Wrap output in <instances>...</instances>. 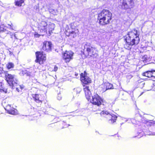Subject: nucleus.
<instances>
[{
    "mask_svg": "<svg viewBox=\"0 0 155 155\" xmlns=\"http://www.w3.org/2000/svg\"><path fill=\"white\" fill-rule=\"evenodd\" d=\"M140 34L136 29H134L128 32L126 35L124 37L125 43L124 48L127 50H130L133 46L137 45L140 41Z\"/></svg>",
    "mask_w": 155,
    "mask_h": 155,
    "instance_id": "nucleus-1",
    "label": "nucleus"
},
{
    "mask_svg": "<svg viewBox=\"0 0 155 155\" xmlns=\"http://www.w3.org/2000/svg\"><path fill=\"white\" fill-rule=\"evenodd\" d=\"M80 81L83 87V89L85 97L89 101L91 99V93L88 85L92 83L91 79L87 76V74L85 71L84 73H81L80 74Z\"/></svg>",
    "mask_w": 155,
    "mask_h": 155,
    "instance_id": "nucleus-2",
    "label": "nucleus"
},
{
    "mask_svg": "<svg viewBox=\"0 0 155 155\" xmlns=\"http://www.w3.org/2000/svg\"><path fill=\"white\" fill-rule=\"evenodd\" d=\"M112 18V14L108 10L103 9L97 14V20L100 25L102 26L110 24Z\"/></svg>",
    "mask_w": 155,
    "mask_h": 155,
    "instance_id": "nucleus-3",
    "label": "nucleus"
},
{
    "mask_svg": "<svg viewBox=\"0 0 155 155\" xmlns=\"http://www.w3.org/2000/svg\"><path fill=\"white\" fill-rule=\"evenodd\" d=\"M96 48L93 46L91 43L86 42L84 46V48L81 52V55L83 58L87 57L94 58L98 56Z\"/></svg>",
    "mask_w": 155,
    "mask_h": 155,
    "instance_id": "nucleus-4",
    "label": "nucleus"
},
{
    "mask_svg": "<svg viewBox=\"0 0 155 155\" xmlns=\"http://www.w3.org/2000/svg\"><path fill=\"white\" fill-rule=\"evenodd\" d=\"M74 22L70 24V27H66L64 34L66 37H68L71 39L74 38L79 35V31L78 29L74 25Z\"/></svg>",
    "mask_w": 155,
    "mask_h": 155,
    "instance_id": "nucleus-5",
    "label": "nucleus"
},
{
    "mask_svg": "<svg viewBox=\"0 0 155 155\" xmlns=\"http://www.w3.org/2000/svg\"><path fill=\"white\" fill-rule=\"evenodd\" d=\"M36 59L35 62L39 65L44 64L46 62L47 55L43 51H37L35 52Z\"/></svg>",
    "mask_w": 155,
    "mask_h": 155,
    "instance_id": "nucleus-6",
    "label": "nucleus"
},
{
    "mask_svg": "<svg viewBox=\"0 0 155 155\" xmlns=\"http://www.w3.org/2000/svg\"><path fill=\"white\" fill-rule=\"evenodd\" d=\"M92 98L90 102L93 105L99 107L102 104L104 105V100L97 93H94L93 95L92 96Z\"/></svg>",
    "mask_w": 155,
    "mask_h": 155,
    "instance_id": "nucleus-7",
    "label": "nucleus"
},
{
    "mask_svg": "<svg viewBox=\"0 0 155 155\" xmlns=\"http://www.w3.org/2000/svg\"><path fill=\"white\" fill-rule=\"evenodd\" d=\"M134 6V0H122L121 4L119 5L120 8L122 10L131 9Z\"/></svg>",
    "mask_w": 155,
    "mask_h": 155,
    "instance_id": "nucleus-8",
    "label": "nucleus"
},
{
    "mask_svg": "<svg viewBox=\"0 0 155 155\" xmlns=\"http://www.w3.org/2000/svg\"><path fill=\"white\" fill-rule=\"evenodd\" d=\"M5 80L10 86H13L15 84L17 83L16 76L14 74H9L7 71H5Z\"/></svg>",
    "mask_w": 155,
    "mask_h": 155,
    "instance_id": "nucleus-9",
    "label": "nucleus"
},
{
    "mask_svg": "<svg viewBox=\"0 0 155 155\" xmlns=\"http://www.w3.org/2000/svg\"><path fill=\"white\" fill-rule=\"evenodd\" d=\"M74 52L71 51L66 50L62 54V58L66 63H69L73 59Z\"/></svg>",
    "mask_w": 155,
    "mask_h": 155,
    "instance_id": "nucleus-10",
    "label": "nucleus"
},
{
    "mask_svg": "<svg viewBox=\"0 0 155 155\" xmlns=\"http://www.w3.org/2000/svg\"><path fill=\"white\" fill-rule=\"evenodd\" d=\"M31 96L34 101L38 104V105H36L37 107H41L42 102L44 101L45 97H42L41 95L36 94H32Z\"/></svg>",
    "mask_w": 155,
    "mask_h": 155,
    "instance_id": "nucleus-11",
    "label": "nucleus"
},
{
    "mask_svg": "<svg viewBox=\"0 0 155 155\" xmlns=\"http://www.w3.org/2000/svg\"><path fill=\"white\" fill-rule=\"evenodd\" d=\"M8 26H7L4 24H2L0 25V33L7 32V34H10L11 32L7 30L8 28H9L10 30H13V25L12 23L8 24Z\"/></svg>",
    "mask_w": 155,
    "mask_h": 155,
    "instance_id": "nucleus-12",
    "label": "nucleus"
},
{
    "mask_svg": "<svg viewBox=\"0 0 155 155\" xmlns=\"http://www.w3.org/2000/svg\"><path fill=\"white\" fill-rule=\"evenodd\" d=\"M48 24L45 21H41L38 24V28L40 33H45L47 32V27Z\"/></svg>",
    "mask_w": 155,
    "mask_h": 155,
    "instance_id": "nucleus-13",
    "label": "nucleus"
},
{
    "mask_svg": "<svg viewBox=\"0 0 155 155\" xmlns=\"http://www.w3.org/2000/svg\"><path fill=\"white\" fill-rule=\"evenodd\" d=\"M51 46L52 44L51 42L45 41L43 43V45L41 49L48 52L51 51Z\"/></svg>",
    "mask_w": 155,
    "mask_h": 155,
    "instance_id": "nucleus-14",
    "label": "nucleus"
},
{
    "mask_svg": "<svg viewBox=\"0 0 155 155\" xmlns=\"http://www.w3.org/2000/svg\"><path fill=\"white\" fill-rule=\"evenodd\" d=\"M5 109L7 113L9 114L15 115L18 114L17 110L12 107L11 105L8 104L7 105Z\"/></svg>",
    "mask_w": 155,
    "mask_h": 155,
    "instance_id": "nucleus-15",
    "label": "nucleus"
},
{
    "mask_svg": "<svg viewBox=\"0 0 155 155\" xmlns=\"http://www.w3.org/2000/svg\"><path fill=\"white\" fill-rule=\"evenodd\" d=\"M101 88L103 92H105L108 90L114 88L113 84L107 82L103 83L101 85Z\"/></svg>",
    "mask_w": 155,
    "mask_h": 155,
    "instance_id": "nucleus-16",
    "label": "nucleus"
},
{
    "mask_svg": "<svg viewBox=\"0 0 155 155\" xmlns=\"http://www.w3.org/2000/svg\"><path fill=\"white\" fill-rule=\"evenodd\" d=\"M142 75L148 78H155V70L148 71L142 73Z\"/></svg>",
    "mask_w": 155,
    "mask_h": 155,
    "instance_id": "nucleus-17",
    "label": "nucleus"
},
{
    "mask_svg": "<svg viewBox=\"0 0 155 155\" xmlns=\"http://www.w3.org/2000/svg\"><path fill=\"white\" fill-rule=\"evenodd\" d=\"M110 116H109L108 120H110L111 123L113 124L116 121L117 118V116L114 114H110Z\"/></svg>",
    "mask_w": 155,
    "mask_h": 155,
    "instance_id": "nucleus-18",
    "label": "nucleus"
},
{
    "mask_svg": "<svg viewBox=\"0 0 155 155\" xmlns=\"http://www.w3.org/2000/svg\"><path fill=\"white\" fill-rule=\"evenodd\" d=\"M100 114L102 117H105L107 119H108L109 116H110V114L107 111L103 110L101 112Z\"/></svg>",
    "mask_w": 155,
    "mask_h": 155,
    "instance_id": "nucleus-19",
    "label": "nucleus"
},
{
    "mask_svg": "<svg viewBox=\"0 0 155 155\" xmlns=\"http://www.w3.org/2000/svg\"><path fill=\"white\" fill-rule=\"evenodd\" d=\"M25 0H15V5L18 7H21L24 2Z\"/></svg>",
    "mask_w": 155,
    "mask_h": 155,
    "instance_id": "nucleus-20",
    "label": "nucleus"
},
{
    "mask_svg": "<svg viewBox=\"0 0 155 155\" xmlns=\"http://www.w3.org/2000/svg\"><path fill=\"white\" fill-rule=\"evenodd\" d=\"M14 67V64L13 63L11 62H8L6 65V68L8 70L10 69L11 68H13Z\"/></svg>",
    "mask_w": 155,
    "mask_h": 155,
    "instance_id": "nucleus-21",
    "label": "nucleus"
},
{
    "mask_svg": "<svg viewBox=\"0 0 155 155\" xmlns=\"http://www.w3.org/2000/svg\"><path fill=\"white\" fill-rule=\"evenodd\" d=\"M149 58L147 55H144L142 57V61L144 63L149 61Z\"/></svg>",
    "mask_w": 155,
    "mask_h": 155,
    "instance_id": "nucleus-22",
    "label": "nucleus"
},
{
    "mask_svg": "<svg viewBox=\"0 0 155 155\" xmlns=\"http://www.w3.org/2000/svg\"><path fill=\"white\" fill-rule=\"evenodd\" d=\"M61 128H64L67 127L69 126V124L66 123V122L63 121L61 122L60 124Z\"/></svg>",
    "mask_w": 155,
    "mask_h": 155,
    "instance_id": "nucleus-23",
    "label": "nucleus"
},
{
    "mask_svg": "<svg viewBox=\"0 0 155 155\" xmlns=\"http://www.w3.org/2000/svg\"><path fill=\"white\" fill-rule=\"evenodd\" d=\"M34 36L35 37L38 38L40 36V35L38 34L37 33L35 32L34 34Z\"/></svg>",
    "mask_w": 155,
    "mask_h": 155,
    "instance_id": "nucleus-24",
    "label": "nucleus"
},
{
    "mask_svg": "<svg viewBox=\"0 0 155 155\" xmlns=\"http://www.w3.org/2000/svg\"><path fill=\"white\" fill-rule=\"evenodd\" d=\"M92 110L93 111H97L99 110V109L97 108H95L94 107H92Z\"/></svg>",
    "mask_w": 155,
    "mask_h": 155,
    "instance_id": "nucleus-25",
    "label": "nucleus"
},
{
    "mask_svg": "<svg viewBox=\"0 0 155 155\" xmlns=\"http://www.w3.org/2000/svg\"><path fill=\"white\" fill-rule=\"evenodd\" d=\"M58 69V67L56 65H55L54 67L53 71H56Z\"/></svg>",
    "mask_w": 155,
    "mask_h": 155,
    "instance_id": "nucleus-26",
    "label": "nucleus"
},
{
    "mask_svg": "<svg viewBox=\"0 0 155 155\" xmlns=\"http://www.w3.org/2000/svg\"><path fill=\"white\" fill-rule=\"evenodd\" d=\"M55 124H51L49 126V127H54V126H55Z\"/></svg>",
    "mask_w": 155,
    "mask_h": 155,
    "instance_id": "nucleus-27",
    "label": "nucleus"
},
{
    "mask_svg": "<svg viewBox=\"0 0 155 155\" xmlns=\"http://www.w3.org/2000/svg\"><path fill=\"white\" fill-rule=\"evenodd\" d=\"M115 137H117V140H120V137L121 138V137L120 136H118L117 135H115Z\"/></svg>",
    "mask_w": 155,
    "mask_h": 155,
    "instance_id": "nucleus-28",
    "label": "nucleus"
},
{
    "mask_svg": "<svg viewBox=\"0 0 155 155\" xmlns=\"http://www.w3.org/2000/svg\"><path fill=\"white\" fill-rule=\"evenodd\" d=\"M78 75V74H76V76H77Z\"/></svg>",
    "mask_w": 155,
    "mask_h": 155,
    "instance_id": "nucleus-29",
    "label": "nucleus"
},
{
    "mask_svg": "<svg viewBox=\"0 0 155 155\" xmlns=\"http://www.w3.org/2000/svg\"><path fill=\"white\" fill-rule=\"evenodd\" d=\"M78 75V74H76V76H77Z\"/></svg>",
    "mask_w": 155,
    "mask_h": 155,
    "instance_id": "nucleus-30",
    "label": "nucleus"
},
{
    "mask_svg": "<svg viewBox=\"0 0 155 155\" xmlns=\"http://www.w3.org/2000/svg\"><path fill=\"white\" fill-rule=\"evenodd\" d=\"M78 75V74H76V76H77Z\"/></svg>",
    "mask_w": 155,
    "mask_h": 155,
    "instance_id": "nucleus-31",
    "label": "nucleus"
}]
</instances>
